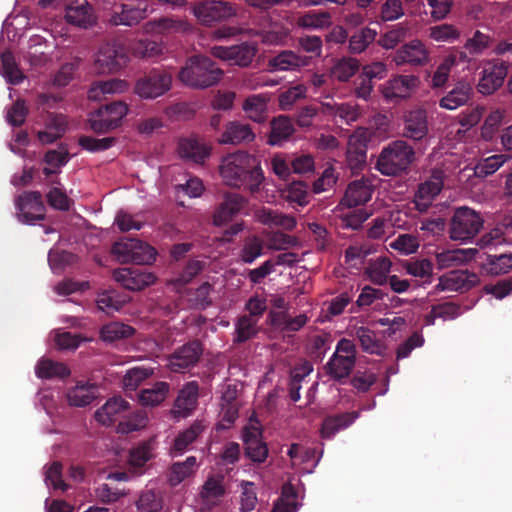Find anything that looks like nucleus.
<instances>
[{
    "instance_id": "cd10ccee",
    "label": "nucleus",
    "mask_w": 512,
    "mask_h": 512,
    "mask_svg": "<svg viewBox=\"0 0 512 512\" xmlns=\"http://www.w3.org/2000/svg\"><path fill=\"white\" fill-rule=\"evenodd\" d=\"M199 385L196 381L187 383L179 392L174 403V412L183 417L189 415L197 405Z\"/></svg>"
},
{
    "instance_id": "393cba45",
    "label": "nucleus",
    "mask_w": 512,
    "mask_h": 512,
    "mask_svg": "<svg viewBox=\"0 0 512 512\" xmlns=\"http://www.w3.org/2000/svg\"><path fill=\"white\" fill-rule=\"evenodd\" d=\"M245 455L255 463H263L268 457V448L261 439V432L254 427H245L243 431Z\"/></svg>"
},
{
    "instance_id": "7ed1b4c3",
    "label": "nucleus",
    "mask_w": 512,
    "mask_h": 512,
    "mask_svg": "<svg viewBox=\"0 0 512 512\" xmlns=\"http://www.w3.org/2000/svg\"><path fill=\"white\" fill-rule=\"evenodd\" d=\"M179 79L192 88L205 89L216 85L223 76V70L207 56H192L179 71Z\"/></svg>"
},
{
    "instance_id": "e2e57ef3",
    "label": "nucleus",
    "mask_w": 512,
    "mask_h": 512,
    "mask_svg": "<svg viewBox=\"0 0 512 512\" xmlns=\"http://www.w3.org/2000/svg\"><path fill=\"white\" fill-rule=\"evenodd\" d=\"M136 246L135 238H122L113 244L111 251L119 262L130 263L131 255L136 249Z\"/></svg>"
},
{
    "instance_id": "72a5a7b5",
    "label": "nucleus",
    "mask_w": 512,
    "mask_h": 512,
    "mask_svg": "<svg viewBox=\"0 0 512 512\" xmlns=\"http://www.w3.org/2000/svg\"><path fill=\"white\" fill-rule=\"evenodd\" d=\"M507 154H494L481 158L474 167V175L478 178H486L498 171L508 160Z\"/></svg>"
},
{
    "instance_id": "37998d69",
    "label": "nucleus",
    "mask_w": 512,
    "mask_h": 512,
    "mask_svg": "<svg viewBox=\"0 0 512 512\" xmlns=\"http://www.w3.org/2000/svg\"><path fill=\"white\" fill-rule=\"evenodd\" d=\"M479 279L475 273L467 270H450V291L464 293L478 283Z\"/></svg>"
},
{
    "instance_id": "680f3d73",
    "label": "nucleus",
    "mask_w": 512,
    "mask_h": 512,
    "mask_svg": "<svg viewBox=\"0 0 512 512\" xmlns=\"http://www.w3.org/2000/svg\"><path fill=\"white\" fill-rule=\"evenodd\" d=\"M136 243H137V246L131 255L130 263H133L136 265L152 264L156 259V255H157L156 250L149 244H146L138 239H136Z\"/></svg>"
},
{
    "instance_id": "39448f33",
    "label": "nucleus",
    "mask_w": 512,
    "mask_h": 512,
    "mask_svg": "<svg viewBox=\"0 0 512 512\" xmlns=\"http://www.w3.org/2000/svg\"><path fill=\"white\" fill-rule=\"evenodd\" d=\"M357 358L355 343L347 338H341L333 355L324 366L325 373L339 384H344L350 377Z\"/></svg>"
},
{
    "instance_id": "a18cd8bd",
    "label": "nucleus",
    "mask_w": 512,
    "mask_h": 512,
    "mask_svg": "<svg viewBox=\"0 0 512 512\" xmlns=\"http://www.w3.org/2000/svg\"><path fill=\"white\" fill-rule=\"evenodd\" d=\"M258 320L251 316L242 315L235 324V337L233 342L236 344L244 343L257 334Z\"/></svg>"
},
{
    "instance_id": "b1692460",
    "label": "nucleus",
    "mask_w": 512,
    "mask_h": 512,
    "mask_svg": "<svg viewBox=\"0 0 512 512\" xmlns=\"http://www.w3.org/2000/svg\"><path fill=\"white\" fill-rule=\"evenodd\" d=\"M130 409V404L121 396L110 398L101 408L95 412L96 420L106 426L112 425L118 419L125 417Z\"/></svg>"
},
{
    "instance_id": "3c124183",
    "label": "nucleus",
    "mask_w": 512,
    "mask_h": 512,
    "mask_svg": "<svg viewBox=\"0 0 512 512\" xmlns=\"http://www.w3.org/2000/svg\"><path fill=\"white\" fill-rule=\"evenodd\" d=\"M196 458L188 457L184 462H176L170 468L169 482L172 486H176L184 479L189 477L195 470Z\"/></svg>"
},
{
    "instance_id": "e433bc0d",
    "label": "nucleus",
    "mask_w": 512,
    "mask_h": 512,
    "mask_svg": "<svg viewBox=\"0 0 512 512\" xmlns=\"http://www.w3.org/2000/svg\"><path fill=\"white\" fill-rule=\"evenodd\" d=\"M258 218L264 225L280 227L287 231H292L296 227L294 217L272 209H262L258 214Z\"/></svg>"
},
{
    "instance_id": "338daca9",
    "label": "nucleus",
    "mask_w": 512,
    "mask_h": 512,
    "mask_svg": "<svg viewBox=\"0 0 512 512\" xmlns=\"http://www.w3.org/2000/svg\"><path fill=\"white\" fill-rule=\"evenodd\" d=\"M205 267V262L198 259L189 260L183 270L176 277L175 284L185 285L190 283Z\"/></svg>"
},
{
    "instance_id": "1a4fd4ad",
    "label": "nucleus",
    "mask_w": 512,
    "mask_h": 512,
    "mask_svg": "<svg viewBox=\"0 0 512 512\" xmlns=\"http://www.w3.org/2000/svg\"><path fill=\"white\" fill-rule=\"evenodd\" d=\"M171 82L172 76L169 73L153 69L136 82L134 90L141 98L155 99L170 89Z\"/></svg>"
},
{
    "instance_id": "5701e85b",
    "label": "nucleus",
    "mask_w": 512,
    "mask_h": 512,
    "mask_svg": "<svg viewBox=\"0 0 512 512\" xmlns=\"http://www.w3.org/2000/svg\"><path fill=\"white\" fill-rule=\"evenodd\" d=\"M373 193V184L367 177L351 182L345 192L341 203L348 207H356L367 203Z\"/></svg>"
},
{
    "instance_id": "f8f14e48",
    "label": "nucleus",
    "mask_w": 512,
    "mask_h": 512,
    "mask_svg": "<svg viewBox=\"0 0 512 512\" xmlns=\"http://www.w3.org/2000/svg\"><path fill=\"white\" fill-rule=\"evenodd\" d=\"M15 205L23 223L33 224L45 218V206L39 191H29L19 195Z\"/></svg>"
},
{
    "instance_id": "f3484780",
    "label": "nucleus",
    "mask_w": 512,
    "mask_h": 512,
    "mask_svg": "<svg viewBox=\"0 0 512 512\" xmlns=\"http://www.w3.org/2000/svg\"><path fill=\"white\" fill-rule=\"evenodd\" d=\"M418 82V77L414 75H399L383 85V97L387 101L397 102L400 99L408 97L411 90L417 86Z\"/></svg>"
},
{
    "instance_id": "aec40b11",
    "label": "nucleus",
    "mask_w": 512,
    "mask_h": 512,
    "mask_svg": "<svg viewBox=\"0 0 512 512\" xmlns=\"http://www.w3.org/2000/svg\"><path fill=\"white\" fill-rule=\"evenodd\" d=\"M442 188V178L437 174H433L430 179L420 183L413 200L416 209L419 212H426Z\"/></svg>"
},
{
    "instance_id": "412c9836",
    "label": "nucleus",
    "mask_w": 512,
    "mask_h": 512,
    "mask_svg": "<svg viewBox=\"0 0 512 512\" xmlns=\"http://www.w3.org/2000/svg\"><path fill=\"white\" fill-rule=\"evenodd\" d=\"M428 134L426 111L421 108L410 110L404 114L403 135L414 141H420Z\"/></svg>"
},
{
    "instance_id": "c756f323",
    "label": "nucleus",
    "mask_w": 512,
    "mask_h": 512,
    "mask_svg": "<svg viewBox=\"0 0 512 512\" xmlns=\"http://www.w3.org/2000/svg\"><path fill=\"white\" fill-rule=\"evenodd\" d=\"M359 417L358 411L327 416L322 423L321 436L331 438L341 430L348 428Z\"/></svg>"
},
{
    "instance_id": "0e129e2a",
    "label": "nucleus",
    "mask_w": 512,
    "mask_h": 512,
    "mask_svg": "<svg viewBox=\"0 0 512 512\" xmlns=\"http://www.w3.org/2000/svg\"><path fill=\"white\" fill-rule=\"evenodd\" d=\"M491 43L492 37L489 34L477 30L471 38L467 39L464 48L469 51L470 55H478L489 48Z\"/></svg>"
},
{
    "instance_id": "ddd939ff",
    "label": "nucleus",
    "mask_w": 512,
    "mask_h": 512,
    "mask_svg": "<svg viewBox=\"0 0 512 512\" xmlns=\"http://www.w3.org/2000/svg\"><path fill=\"white\" fill-rule=\"evenodd\" d=\"M508 73V64L505 61L489 63L482 71L477 84L478 92L491 95L504 83Z\"/></svg>"
},
{
    "instance_id": "a878e982",
    "label": "nucleus",
    "mask_w": 512,
    "mask_h": 512,
    "mask_svg": "<svg viewBox=\"0 0 512 512\" xmlns=\"http://www.w3.org/2000/svg\"><path fill=\"white\" fill-rule=\"evenodd\" d=\"M65 19L69 24L86 29L95 21L93 7L86 0L73 1L66 6Z\"/></svg>"
},
{
    "instance_id": "603ef678",
    "label": "nucleus",
    "mask_w": 512,
    "mask_h": 512,
    "mask_svg": "<svg viewBox=\"0 0 512 512\" xmlns=\"http://www.w3.org/2000/svg\"><path fill=\"white\" fill-rule=\"evenodd\" d=\"M148 417L142 410L133 413H126L125 417L119 421L117 430L120 433H130L140 430L147 425Z\"/></svg>"
},
{
    "instance_id": "49530a36",
    "label": "nucleus",
    "mask_w": 512,
    "mask_h": 512,
    "mask_svg": "<svg viewBox=\"0 0 512 512\" xmlns=\"http://www.w3.org/2000/svg\"><path fill=\"white\" fill-rule=\"evenodd\" d=\"M409 35V27L407 24L398 23L393 25L388 31L382 34L378 40L381 47L385 49H393L399 43L403 42Z\"/></svg>"
},
{
    "instance_id": "052dcab7",
    "label": "nucleus",
    "mask_w": 512,
    "mask_h": 512,
    "mask_svg": "<svg viewBox=\"0 0 512 512\" xmlns=\"http://www.w3.org/2000/svg\"><path fill=\"white\" fill-rule=\"evenodd\" d=\"M152 370L142 367L129 369L123 377V387L127 391H134L147 378L152 375Z\"/></svg>"
},
{
    "instance_id": "ea45409f",
    "label": "nucleus",
    "mask_w": 512,
    "mask_h": 512,
    "mask_svg": "<svg viewBox=\"0 0 512 512\" xmlns=\"http://www.w3.org/2000/svg\"><path fill=\"white\" fill-rule=\"evenodd\" d=\"M377 36V32L369 27H363L355 31L349 37L348 50L352 54H359L371 44Z\"/></svg>"
},
{
    "instance_id": "a211bd4d",
    "label": "nucleus",
    "mask_w": 512,
    "mask_h": 512,
    "mask_svg": "<svg viewBox=\"0 0 512 512\" xmlns=\"http://www.w3.org/2000/svg\"><path fill=\"white\" fill-rule=\"evenodd\" d=\"M210 153L211 147L197 138H183L178 142V154L185 161L203 164Z\"/></svg>"
},
{
    "instance_id": "9d476101",
    "label": "nucleus",
    "mask_w": 512,
    "mask_h": 512,
    "mask_svg": "<svg viewBox=\"0 0 512 512\" xmlns=\"http://www.w3.org/2000/svg\"><path fill=\"white\" fill-rule=\"evenodd\" d=\"M203 352L204 346L200 340L188 341L169 356L168 366L173 372L183 373L197 365Z\"/></svg>"
},
{
    "instance_id": "864d4df0",
    "label": "nucleus",
    "mask_w": 512,
    "mask_h": 512,
    "mask_svg": "<svg viewBox=\"0 0 512 512\" xmlns=\"http://www.w3.org/2000/svg\"><path fill=\"white\" fill-rule=\"evenodd\" d=\"M269 316L273 325H281L283 330L289 332L300 330L308 320L305 314H300L296 317L290 318L285 313H275L271 311Z\"/></svg>"
},
{
    "instance_id": "6e6552de",
    "label": "nucleus",
    "mask_w": 512,
    "mask_h": 512,
    "mask_svg": "<svg viewBox=\"0 0 512 512\" xmlns=\"http://www.w3.org/2000/svg\"><path fill=\"white\" fill-rule=\"evenodd\" d=\"M235 6L222 0H204L193 7V13L197 20L205 26H212L215 23L224 21L236 15Z\"/></svg>"
},
{
    "instance_id": "c85d7f7f",
    "label": "nucleus",
    "mask_w": 512,
    "mask_h": 512,
    "mask_svg": "<svg viewBox=\"0 0 512 512\" xmlns=\"http://www.w3.org/2000/svg\"><path fill=\"white\" fill-rule=\"evenodd\" d=\"M295 129L291 119L285 115H279L270 122V132L267 143L272 146H279L287 141Z\"/></svg>"
},
{
    "instance_id": "58836bf2",
    "label": "nucleus",
    "mask_w": 512,
    "mask_h": 512,
    "mask_svg": "<svg viewBox=\"0 0 512 512\" xmlns=\"http://www.w3.org/2000/svg\"><path fill=\"white\" fill-rule=\"evenodd\" d=\"M154 440L140 442L129 452V464L134 469L142 468L153 456Z\"/></svg>"
},
{
    "instance_id": "7c9ffc66",
    "label": "nucleus",
    "mask_w": 512,
    "mask_h": 512,
    "mask_svg": "<svg viewBox=\"0 0 512 512\" xmlns=\"http://www.w3.org/2000/svg\"><path fill=\"white\" fill-rule=\"evenodd\" d=\"M98 388L94 384L78 382L67 391V400L71 406L85 407L96 397Z\"/></svg>"
},
{
    "instance_id": "423d86ee",
    "label": "nucleus",
    "mask_w": 512,
    "mask_h": 512,
    "mask_svg": "<svg viewBox=\"0 0 512 512\" xmlns=\"http://www.w3.org/2000/svg\"><path fill=\"white\" fill-rule=\"evenodd\" d=\"M483 226L479 213L466 206L455 210L450 219V239L467 241L474 238Z\"/></svg>"
},
{
    "instance_id": "c03bdc74",
    "label": "nucleus",
    "mask_w": 512,
    "mask_h": 512,
    "mask_svg": "<svg viewBox=\"0 0 512 512\" xmlns=\"http://www.w3.org/2000/svg\"><path fill=\"white\" fill-rule=\"evenodd\" d=\"M483 269L490 275L508 273L512 269V253L491 255L488 254L483 262Z\"/></svg>"
},
{
    "instance_id": "f257e3e1",
    "label": "nucleus",
    "mask_w": 512,
    "mask_h": 512,
    "mask_svg": "<svg viewBox=\"0 0 512 512\" xmlns=\"http://www.w3.org/2000/svg\"><path fill=\"white\" fill-rule=\"evenodd\" d=\"M472 63L474 59L466 51L458 48H450V73L452 69L461 66L463 72L468 73L460 80L456 81L450 90V110H455L460 106H467L460 114L450 115V134L455 133L461 139V134L476 126L482 118L483 107L472 106L474 90L471 84V75L473 70Z\"/></svg>"
},
{
    "instance_id": "20e7f679",
    "label": "nucleus",
    "mask_w": 512,
    "mask_h": 512,
    "mask_svg": "<svg viewBox=\"0 0 512 512\" xmlns=\"http://www.w3.org/2000/svg\"><path fill=\"white\" fill-rule=\"evenodd\" d=\"M414 158L410 145L402 140L393 141L381 151L376 168L383 175L397 176L409 169Z\"/></svg>"
},
{
    "instance_id": "6ab92c4d",
    "label": "nucleus",
    "mask_w": 512,
    "mask_h": 512,
    "mask_svg": "<svg viewBox=\"0 0 512 512\" xmlns=\"http://www.w3.org/2000/svg\"><path fill=\"white\" fill-rule=\"evenodd\" d=\"M247 205L244 196L238 193H227L222 203L219 205L213 216V222L216 226H221L230 221L235 215L240 213Z\"/></svg>"
},
{
    "instance_id": "09e8293b",
    "label": "nucleus",
    "mask_w": 512,
    "mask_h": 512,
    "mask_svg": "<svg viewBox=\"0 0 512 512\" xmlns=\"http://www.w3.org/2000/svg\"><path fill=\"white\" fill-rule=\"evenodd\" d=\"M359 61L355 58H342L331 68V75L341 82L348 81L359 70Z\"/></svg>"
},
{
    "instance_id": "de8ad7c7",
    "label": "nucleus",
    "mask_w": 512,
    "mask_h": 512,
    "mask_svg": "<svg viewBox=\"0 0 512 512\" xmlns=\"http://www.w3.org/2000/svg\"><path fill=\"white\" fill-rule=\"evenodd\" d=\"M164 501L160 492L154 490L143 491L136 501L138 512H160Z\"/></svg>"
},
{
    "instance_id": "2eb2a0df",
    "label": "nucleus",
    "mask_w": 512,
    "mask_h": 512,
    "mask_svg": "<svg viewBox=\"0 0 512 512\" xmlns=\"http://www.w3.org/2000/svg\"><path fill=\"white\" fill-rule=\"evenodd\" d=\"M392 60L397 66H424L429 60V52L420 40H412L397 49Z\"/></svg>"
},
{
    "instance_id": "a19ab883",
    "label": "nucleus",
    "mask_w": 512,
    "mask_h": 512,
    "mask_svg": "<svg viewBox=\"0 0 512 512\" xmlns=\"http://www.w3.org/2000/svg\"><path fill=\"white\" fill-rule=\"evenodd\" d=\"M133 327L121 322H111L100 330V338L104 342L113 343L120 339H126L134 334Z\"/></svg>"
},
{
    "instance_id": "bf43d9fd",
    "label": "nucleus",
    "mask_w": 512,
    "mask_h": 512,
    "mask_svg": "<svg viewBox=\"0 0 512 512\" xmlns=\"http://www.w3.org/2000/svg\"><path fill=\"white\" fill-rule=\"evenodd\" d=\"M263 248L264 244L260 238L256 236L247 238L240 252L241 260L247 264L253 263L262 255Z\"/></svg>"
},
{
    "instance_id": "dca6fc26",
    "label": "nucleus",
    "mask_w": 512,
    "mask_h": 512,
    "mask_svg": "<svg viewBox=\"0 0 512 512\" xmlns=\"http://www.w3.org/2000/svg\"><path fill=\"white\" fill-rule=\"evenodd\" d=\"M113 278L131 291L142 290L156 281V276L153 273L146 272L142 268L116 269L113 272Z\"/></svg>"
},
{
    "instance_id": "0eeeda50",
    "label": "nucleus",
    "mask_w": 512,
    "mask_h": 512,
    "mask_svg": "<svg viewBox=\"0 0 512 512\" xmlns=\"http://www.w3.org/2000/svg\"><path fill=\"white\" fill-rule=\"evenodd\" d=\"M129 62L126 47L119 43H105L99 48L94 62L100 74L117 73Z\"/></svg>"
},
{
    "instance_id": "2f4dec72",
    "label": "nucleus",
    "mask_w": 512,
    "mask_h": 512,
    "mask_svg": "<svg viewBox=\"0 0 512 512\" xmlns=\"http://www.w3.org/2000/svg\"><path fill=\"white\" fill-rule=\"evenodd\" d=\"M35 374L41 379H63L70 375V369L64 363L42 358L36 364Z\"/></svg>"
},
{
    "instance_id": "5fc2aeb1",
    "label": "nucleus",
    "mask_w": 512,
    "mask_h": 512,
    "mask_svg": "<svg viewBox=\"0 0 512 512\" xmlns=\"http://www.w3.org/2000/svg\"><path fill=\"white\" fill-rule=\"evenodd\" d=\"M98 110L108 118L110 124L116 129L121 125L123 118L126 116L128 106L122 101H113L101 106Z\"/></svg>"
},
{
    "instance_id": "79ce46f5",
    "label": "nucleus",
    "mask_w": 512,
    "mask_h": 512,
    "mask_svg": "<svg viewBox=\"0 0 512 512\" xmlns=\"http://www.w3.org/2000/svg\"><path fill=\"white\" fill-rule=\"evenodd\" d=\"M169 384L167 382H156L152 388L143 389L139 394V401L143 406H156L167 397Z\"/></svg>"
},
{
    "instance_id": "f03ea898",
    "label": "nucleus",
    "mask_w": 512,
    "mask_h": 512,
    "mask_svg": "<svg viewBox=\"0 0 512 512\" xmlns=\"http://www.w3.org/2000/svg\"><path fill=\"white\" fill-rule=\"evenodd\" d=\"M223 182L231 187L249 190L254 193L259 190L264 181V173L257 157L238 151L225 156L219 166Z\"/></svg>"
},
{
    "instance_id": "774afa93",
    "label": "nucleus",
    "mask_w": 512,
    "mask_h": 512,
    "mask_svg": "<svg viewBox=\"0 0 512 512\" xmlns=\"http://www.w3.org/2000/svg\"><path fill=\"white\" fill-rule=\"evenodd\" d=\"M404 15L402 0H386L380 8V18L384 22L395 21Z\"/></svg>"
},
{
    "instance_id": "6e6d98bb",
    "label": "nucleus",
    "mask_w": 512,
    "mask_h": 512,
    "mask_svg": "<svg viewBox=\"0 0 512 512\" xmlns=\"http://www.w3.org/2000/svg\"><path fill=\"white\" fill-rule=\"evenodd\" d=\"M392 263L387 257H379L369 268V278L376 285H384L389 281L388 273Z\"/></svg>"
},
{
    "instance_id": "473e14b6",
    "label": "nucleus",
    "mask_w": 512,
    "mask_h": 512,
    "mask_svg": "<svg viewBox=\"0 0 512 512\" xmlns=\"http://www.w3.org/2000/svg\"><path fill=\"white\" fill-rule=\"evenodd\" d=\"M355 335L364 352L376 355L384 354L385 345L377 338L376 333L373 330L361 326L355 330Z\"/></svg>"
},
{
    "instance_id": "8fccbe9b",
    "label": "nucleus",
    "mask_w": 512,
    "mask_h": 512,
    "mask_svg": "<svg viewBox=\"0 0 512 512\" xmlns=\"http://www.w3.org/2000/svg\"><path fill=\"white\" fill-rule=\"evenodd\" d=\"M297 24L305 29H322L331 24V15L327 11L307 12L298 18Z\"/></svg>"
},
{
    "instance_id": "bb28decb",
    "label": "nucleus",
    "mask_w": 512,
    "mask_h": 512,
    "mask_svg": "<svg viewBox=\"0 0 512 512\" xmlns=\"http://www.w3.org/2000/svg\"><path fill=\"white\" fill-rule=\"evenodd\" d=\"M255 139V133L249 124L231 121L225 126L224 132L219 138L220 144L239 145L250 143Z\"/></svg>"
},
{
    "instance_id": "4be33fe9",
    "label": "nucleus",
    "mask_w": 512,
    "mask_h": 512,
    "mask_svg": "<svg viewBox=\"0 0 512 512\" xmlns=\"http://www.w3.org/2000/svg\"><path fill=\"white\" fill-rule=\"evenodd\" d=\"M312 57L296 53L292 50H283L268 61L273 71H294L311 64Z\"/></svg>"
},
{
    "instance_id": "9b49d317",
    "label": "nucleus",
    "mask_w": 512,
    "mask_h": 512,
    "mask_svg": "<svg viewBox=\"0 0 512 512\" xmlns=\"http://www.w3.org/2000/svg\"><path fill=\"white\" fill-rule=\"evenodd\" d=\"M148 0H132L113 7L110 22L118 26H134L148 16Z\"/></svg>"
},
{
    "instance_id": "c9c22d12",
    "label": "nucleus",
    "mask_w": 512,
    "mask_h": 512,
    "mask_svg": "<svg viewBox=\"0 0 512 512\" xmlns=\"http://www.w3.org/2000/svg\"><path fill=\"white\" fill-rule=\"evenodd\" d=\"M206 425L201 420L194 421L189 428L179 433L173 444V451L182 454L200 434L204 432Z\"/></svg>"
},
{
    "instance_id": "4468645a",
    "label": "nucleus",
    "mask_w": 512,
    "mask_h": 512,
    "mask_svg": "<svg viewBox=\"0 0 512 512\" xmlns=\"http://www.w3.org/2000/svg\"><path fill=\"white\" fill-rule=\"evenodd\" d=\"M257 51V46L248 42L230 47L216 46L213 48L215 56L231 61L232 64L240 67H248L256 56Z\"/></svg>"
},
{
    "instance_id": "4c0bfd02",
    "label": "nucleus",
    "mask_w": 512,
    "mask_h": 512,
    "mask_svg": "<svg viewBox=\"0 0 512 512\" xmlns=\"http://www.w3.org/2000/svg\"><path fill=\"white\" fill-rule=\"evenodd\" d=\"M0 72L7 82L13 85L21 83L24 74L19 69L12 52L6 51L0 55Z\"/></svg>"
},
{
    "instance_id": "69168bd1",
    "label": "nucleus",
    "mask_w": 512,
    "mask_h": 512,
    "mask_svg": "<svg viewBox=\"0 0 512 512\" xmlns=\"http://www.w3.org/2000/svg\"><path fill=\"white\" fill-rule=\"evenodd\" d=\"M27 115L28 107L26 106L25 101L18 99L11 105L10 108H8L6 120L10 125L14 127H20L25 123Z\"/></svg>"
},
{
    "instance_id": "f704fd0d",
    "label": "nucleus",
    "mask_w": 512,
    "mask_h": 512,
    "mask_svg": "<svg viewBox=\"0 0 512 512\" xmlns=\"http://www.w3.org/2000/svg\"><path fill=\"white\" fill-rule=\"evenodd\" d=\"M247 117L254 122L262 123L267 117V98L263 95H252L243 103Z\"/></svg>"
},
{
    "instance_id": "4d7b16f0",
    "label": "nucleus",
    "mask_w": 512,
    "mask_h": 512,
    "mask_svg": "<svg viewBox=\"0 0 512 512\" xmlns=\"http://www.w3.org/2000/svg\"><path fill=\"white\" fill-rule=\"evenodd\" d=\"M117 139L115 137H104L101 139L92 136L82 135L78 138V145L91 153L108 150L115 145Z\"/></svg>"
},
{
    "instance_id": "13d9d810",
    "label": "nucleus",
    "mask_w": 512,
    "mask_h": 512,
    "mask_svg": "<svg viewBox=\"0 0 512 512\" xmlns=\"http://www.w3.org/2000/svg\"><path fill=\"white\" fill-rule=\"evenodd\" d=\"M504 115L500 110H494L485 118L481 126V137L485 141H492L502 124Z\"/></svg>"
}]
</instances>
